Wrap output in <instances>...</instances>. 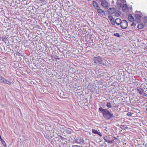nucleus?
Segmentation results:
<instances>
[{"mask_svg": "<svg viewBox=\"0 0 147 147\" xmlns=\"http://www.w3.org/2000/svg\"><path fill=\"white\" fill-rule=\"evenodd\" d=\"M99 110L103 114L104 118L107 120L110 119L114 117L113 114L111 113L107 109H105L100 107L99 108Z\"/></svg>", "mask_w": 147, "mask_h": 147, "instance_id": "obj_1", "label": "nucleus"}, {"mask_svg": "<svg viewBox=\"0 0 147 147\" xmlns=\"http://www.w3.org/2000/svg\"><path fill=\"white\" fill-rule=\"evenodd\" d=\"M94 62L98 65H101L105 66L106 65V63L105 61H103L100 56L95 57L94 59Z\"/></svg>", "mask_w": 147, "mask_h": 147, "instance_id": "obj_2", "label": "nucleus"}, {"mask_svg": "<svg viewBox=\"0 0 147 147\" xmlns=\"http://www.w3.org/2000/svg\"><path fill=\"white\" fill-rule=\"evenodd\" d=\"M103 139L107 142L111 144L114 142V140L117 139V138L114 137H111L109 136H106L104 137Z\"/></svg>", "mask_w": 147, "mask_h": 147, "instance_id": "obj_3", "label": "nucleus"}, {"mask_svg": "<svg viewBox=\"0 0 147 147\" xmlns=\"http://www.w3.org/2000/svg\"><path fill=\"white\" fill-rule=\"evenodd\" d=\"M75 141L77 143L81 145H84L86 144L85 140L82 137H80L76 139Z\"/></svg>", "mask_w": 147, "mask_h": 147, "instance_id": "obj_4", "label": "nucleus"}, {"mask_svg": "<svg viewBox=\"0 0 147 147\" xmlns=\"http://www.w3.org/2000/svg\"><path fill=\"white\" fill-rule=\"evenodd\" d=\"M121 27L123 29H126L127 27L128 23L125 20H123L120 24Z\"/></svg>", "mask_w": 147, "mask_h": 147, "instance_id": "obj_5", "label": "nucleus"}, {"mask_svg": "<svg viewBox=\"0 0 147 147\" xmlns=\"http://www.w3.org/2000/svg\"><path fill=\"white\" fill-rule=\"evenodd\" d=\"M101 4L102 6L104 7L105 9H107L109 7V5L108 3L105 0H103L101 1Z\"/></svg>", "mask_w": 147, "mask_h": 147, "instance_id": "obj_6", "label": "nucleus"}, {"mask_svg": "<svg viewBox=\"0 0 147 147\" xmlns=\"http://www.w3.org/2000/svg\"><path fill=\"white\" fill-rule=\"evenodd\" d=\"M116 9L114 7L109 8L108 10V14H112L116 11Z\"/></svg>", "mask_w": 147, "mask_h": 147, "instance_id": "obj_7", "label": "nucleus"}, {"mask_svg": "<svg viewBox=\"0 0 147 147\" xmlns=\"http://www.w3.org/2000/svg\"><path fill=\"white\" fill-rule=\"evenodd\" d=\"M136 21L138 23H140L141 21V19L142 16L138 14H136L135 15Z\"/></svg>", "mask_w": 147, "mask_h": 147, "instance_id": "obj_8", "label": "nucleus"}, {"mask_svg": "<svg viewBox=\"0 0 147 147\" xmlns=\"http://www.w3.org/2000/svg\"><path fill=\"white\" fill-rule=\"evenodd\" d=\"M98 13H100V15L103 16L105 15V12L103 10L101 9L100 7L96 9Z\"/></svg>", "mask_w": 147, "mask_h": 147, "instance_id": "obj_9", "label": "nucleus"}, {"mask_svg": "<svg viewBox=\"0 0 147 147\" xmlns=\"http://www.w3.org/2000/svg\"><path fill=\"white\" fill-rule=\"evenodd\" d=\"M93 5L96 9L99 8L100 7L97 3L95 1H93L92 2Z\"/></svg>", "mask_w": 147, "mask_h": 147, "instance_id": "obj_10", "label": "nucleus"}, {"mask_svg": "<svg viewBox=\"0 0 147 147\" xmlns=\"http://www.w3.org/2000/svg\"><path fill=\"white\" fill-rule=\"evenodd\" d=\"M122 21L119 18H117L115 20V22L118 25H120Z\"/></svg>", "mask_w": 147, "mask_h": 147, "instance_id": "obj_11", "label": "nucleus"}, {"mask_svg": "<svg viewBox=\"0 0 147 147\" xmlns=\"http://www.w3.org/2000/svg\"><path fill=\"white\" fill-rule=\"evenodd\" d=\"M128 19L130 21H134V18L133 17L131 14H129L128 16Z\"/></svg>", "mask_w": 147, "mask_h": 147, "instance_id": "obj_12", "label": "nucleus"}, {"mask_svg": "<svg viewBox=\"0 0 147 147\" xmlns=\"http://www.w3.org/2000/svg\"><path fill=\"white\" fill-rule=\"evenodd\" d=\"M144 90L141 88H139L137 89V91L140 94L144 92Z\"/></svg>", "mask_w": 147, "mask_h": 147, "instance_id": "obj_13", "label": "nucleus"}, {"mask_svg": "<svg viewBox=\"0 0 147 147\" xmlns=\"http://www.w3.org/2000/svg\"><path fill=\"white\" fill-rule=\"evenodd\" d=\"M2 83H3L5 84H6L8 85H10L11 84V82L8 80H7L5 79L4 78V80H3V81Z\"/></svg>", "mask_w": 147, "mask_h": 147, "instance_id": "obj_14", "label": "nucleus"}, {"mask_svg": "<svg viewBox=\"0 0 147 147\" xmlns=\"http://www.w3.org/2000/svg\"><path fill=\"white\" fill-rule=\"evenodd\" d=\"M115 15L116 16L118 17L121 15V12L120 11H119L115 13Z\"/></svg>", "mask_w": 147, "mask_h": 147, "instance_id": "obj_15", "label": "nucleus"}, {"mask_svg": "<svg viewBox=\"0 0 147 147\" xmlns=\"http://www.w3.org/2000/svg\"><path fill=\"white\" fill-rule=\"evenodd\" d=\"M144 27L143 25L142 24H138V26L137 28L139 29H142Z\"/></svg>", "mask_w": 147, "mask_h": 147, "instance_id": "obj_16", "label": "nucleus"}, {"mask_svg": "<svg viewBox=\"0 0 147 147\" xmlns=\"http://www.w3.org/2000/svg\"><path fill=\"white\" fill-rule=\"evenodd\" d=\"M106 106L108 107L109 108H111L112 107L111 105L109 102H107Z\"/></svg>", "mask_w": 147, "mask_h": 147, "instance_id": "obj_17", "label": "nucleus"}, {"mask_svg": "<svg viewBox=\"0 0 147 147\" xmlns=\"http://www.w3.org/2000/svg\"><path fill=\"white\" fill-rule=\"evenodd\" d=\"M127 7V5L126 4H123L122 7V9L124 11L126 8Z\"/></svg>", "mask_w": 147, "mask_h": 147, "instance_id": "obj_18", "label": "nucleus"}, {"mask_svg": "<svg viewBox=\"0 0 147 147\" xmlns=\"http://www.w3.org/2000/svg\"><path fill=\"white\" fill-rule=\"evenodd\" d=\"M121 128L123 130H125L127 129L128 128V127L127 126H126V125H123L121 126Z\"/></svg>", "mask_w": 147, "mask_h": 147, "instance_id": "obj_19", "label": "nucleus"}, {"mask_svg": "<svg viewBox=\"0 0 147 147\" xmlns=\"http://www.w3.org/2000/svg\"><path fill=\"white\" fill-rule=\"evenodd\" d=\"M143 21L144 22V23H147V17H144L143 18Z\"/></svg>", "mask_w": 147, "mask_h": 147, "instance_id": "obj_20", "label": "nucleus"}, {"mask_svg": "<svg viewBox=\"0 0 147 147\" xmlns=\"http://www.w3.org/2000/svg\"><path fill=\"white\" fill-rule=\"evenodd\" d=\"M117 5L119 7H121L122 6V4L118 2V1H117Z\"/></svg>", "mask_w": 147, "mask_h": 147, "instance_id": "obj_21", "label": "nucleus"}, {"mask_svg": "<svg viewBox=\"0 0 147 147\" xmlns=\"http://www.w3.org/2000/svg\"><path fill=\"white\" fill-rule=\"evenodd\" d=\"M4 78L3 77L0 75V82L1 83H2L3 81Z\"/></svg>", "mask_w": 147, "mask_h": 147, "instance_id": "obj_22", "label": "nucleus"}, {"mask_svg": "<svg viewBox=\"0 0 147 147\" xmlns=\"http://www.w3.org/2000/svg\"><path fill=\"white\" fill-rule=\"evenodd\" d=\"M92 132L94 134H98V131L97 130H96L95 129H92Z\"/></svg>", "mask_w": 147, "mask_h": 147, "instance_id": "obj_23", "label": "nucleus"}, {"mask_svg": "<svg viewBox=\"0 0 147 147\" xmlns=\"http://www.w3.org/2000/svg\"><path fill=\"white\" fill-rule=\"evenodd\" d=\"M113 35L115 36L119 37L120 36V35L119 33H114Z\"/></svg>", "mask_w": 147, "mask_h": 147, "instance_id": "obj_24", "label": "nucleus"}, {"mask_svg": "<svg viewBox=\"0 0 147 147\" xmlns=\"http://www.w3.org/2000/svg\"><path fill=\"white\" fill-rule=\"evenodd\" d=\"M1 40L5 42L7 38L3 36L1 37Z\"/></svg>", "mask_w": 147, "mask_h": 147, "instance_id": "obj_25", "label": "nucleus"}, {"mask_svg": "<svg viewBox=\"0 0 147 147\" xmlns=\"http://www.w3.org/2000/svg\"><path fill=\"white\" fill-rule=\"evenodd\" d=\"M1 142L4 147H7L6 143L4 140L2 141Z\"/></svg>", "mask_w": 147, "mask_h": 147, "instance_id": "obj_26", "label": "nucleus"}, {"mask_svg": "<svg viewBox=\"0 0 147 147\" xmlns=\"http://www.w3.org/2000/svg\"><path fill=\"white\" fill-rule=\"evenodd\" d=\"M108 18L110 20V21L113 19V18L111 16H108Z\"/></svg>", "mask_w": 147, "mask_h": 147, "instance_id": "obj_27", "label": "nucleus"}, {"mask_svg": "<svg viewBox=\"0 0 147 147\" xmlns=\"http://www.w3.org/2000/svg\"><path fill=\"white\" fill-rule=\"evenodd\" d=\"M111 24L113 25H115V21H114V19L113 20H111V21H110Z\"/></svg>", "mask_w": 147, "mask_h": 147, "instance_id": "obj_28", "label": "nucleus"}, {"mask_svg": "<svg viewBox=\"0 0 147 147\" xmlns=\"http://www.w3.org/2000/svg\"><path fill=\"white\" fill-rule=\"evenodd\" d=\"M127 115L129 117L131 116L132 115V114L131 113L129 112L127 113Z\"/></svg>", "mask_w": 147, "mask_h": 147, "instance_id": "obj_29", "label": "nucleus"}, {"mask_svg": "<svg viewBox=\"0 0 147 147\" xmlns=\"http://www.w3.org/2000/svg\"><path fill=\"white\" fill-rule=\"evenodd\" d=\"M136 24L135 23L133 22V23H132V24H131V26H136Z\"/></svg>", "mask_w": 147, "mask_h": 147, "instance_id": "obj_30", "label": "nucleus"}, {"mask_svg": "<svg viewBox=\"0 0 147 147\" xmlns=\"http://www.w3.org/2000/svg\"><path fill=\"white\" fill-rule=\"evenodd\" d=\"M72 147H82V146H79L76 145H73Z\"/></svg>", "mask_w": 147, "mask_h": 147, "instance_id": "obj_31", "label": "nucleus"}, {"mask_svg": "<svg viewBox=\"0 0 147 147\" xmlns=\"http://www.w3.org/2000/svg\"><path fill=\"white\" fill-rule=\"evenodd\" d=\"M98 134L100 136H102L100 132H98V134Z\"/></svg>", "mask_w": 147, "mask_h": 147, "instance_id": "obj_32", "label": "nucleus"}, {"mask_svg": "<svg viewBox=\"0 0 147 147\" xmlns=\"http://www.w3.org/2000/svg\"><path fill=\"white\" fill-rule=\"evenodd\" d=\"M33 64L35 65V68H38V65H36L34 63H33Z\"/></svg>", "mask_w": 147, "mask_h": 147, "instance_id": "obj_33", "label": "nucleus"}, {"mask_svg": "<svg viewBox=\"0 0 147 147\" xmlns=\"http://www.w3.org/2000/svg\"><path fill=\"white\" fill-rule=\"evenodd\" d=\"M16 55H19V56H20V55H21V54H20V53L18 52L17 53H16Z\"/></svg>", "mask_w": 147, "mask_h": 147, "instance_id": "obj_34", "label": "nucleus"}, {"mask_svg": "<svg viewBox=\"0 0 147 147\" xmlns=\"http://www.w3.org/2000/svg\"><path fill=\"white\" fill-rule=\"evenodd\" d=\"M121 1L123 2H126V0H121Z\"/></svg>", "mask_w": 147, "mask_h": 147, "instance_id": "obj_35", "label": "nucleus"}, {"mask_svg": "<svg viewBox=\"0 0 147 147\" xmlns=\"http://www.w3.org/2000/svg\"><path fill=\"white\" fill-rule=\"evenodd\" d=\"M0 140H1V142H2V141L3 140L2 139V138H1V136H0Z\"/></svg>", "mask_w": 147, "mask_h": 147, "instance_id": "obj_36", "label": "nucleus"}, {"mask_svg": "<svg viewBox=\"0 0 147 147\" xmlns=\"http://www.w3.org/2000/svg\"><path fill=\"white\" fill-rule=\"evenodd\" d=\"M39 1H44L45 0H39Z\"/></svg>", "mask_w": 147, "mask_h": 147, "instance_id": "obj_37", "label": "nucleus"}, {"mask_svg": "<svg viewBox=\"0 0 147 147\" xmlns=\"http://www.w3.org/2000/svg\"><path fill=\"white\" fill-rule=\"evenodd\" d=\"M145 131L146 132H147V128L145 129Z\"/></svg>", "mask_w": 147, "mask_h": 147, "instance_id": "obj_38", "label": "nucleus"}, {"mask_svg": "<svg viewBox=\"0 0 147 147\" xmlns=\"http://www.w3.org/2000/svg\"><path fill=\"white\" fill-rule=\"evenodd\" d=\"M112 3H114V1H112Z\"/></svg>", "mask_w": 147, "mask_h": 147, "instance_id": "obj_39", "label": "nucleus"}, {"mask_svg": "<svg viewBox=\"0 0 147 147\" xmlns=\"http://www.w3.org/2000/svg\"><path fill=\"white\" fill-rule=\"evenodd\" d=\"M145 104L146 105H147V102L146 103H145Z\"/></svg>", "mask_w": 147, "mask_h": 147, "instance_id": "obj_40", "label": "nucleus"}]
</instances>
